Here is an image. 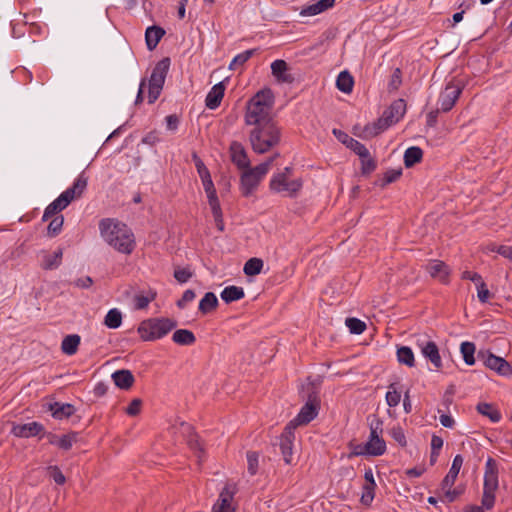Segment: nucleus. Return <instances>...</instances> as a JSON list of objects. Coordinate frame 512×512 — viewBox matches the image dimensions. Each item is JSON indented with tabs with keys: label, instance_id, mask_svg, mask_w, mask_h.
Here are the masks:
<instances>
[{
	"label": "nucleus",
	"instance_id": "nucleus-1",
	"mask_svg": "<svg viewBox=\"0 0 512 512\" xmlns=\"http://www.w3.org/2000/svg\"><path fill=\"white\" fill-rule=\"evenodd\" d=\"M99 230L105 242L118 252L129 255L134 251L135 237L126 224L106 218L100 221Z\"/></svg>",
	"mask_w": 512,
	"mask_h": 512
},
{
	"label": "nucleus",
	"instance_id": "nucleus-2",
	"mask_svg": "<svg viewBox=\"0 0 512 512\" xmlns=\"http://www.w3.org/2000/svg\"><path fill=\"white\" fill-rule=\"evenodd\" d=\"M274 96L270 89L257 92L246 105L244 121L247 126H257L274 122L272 108Z\"/></svg>",
	"mask_w": 512,
	"mask_h": 512
},
{
	"label": "nucleus",
	"instance_id": "nucleus-3",
	"mask_svg": "<svg viewBox=\"0 0 512 512\" xmlns=\"http://www.w3.org/2000/svg\"><path fill=\"white\" fill-rule=\"evenodd\" d=\"M281 141V129L277 123L270 122L253 126L249 132V142L257 154H264L276 147Z\"/></svg>",
	"mask_w": 512,
	"mask_h": 512
},
{
	"label": "nucleus",
	"instance_id": "nucleus-4",
	"mask_svg": "<svg viewBox=\"0 0 512 512\" xmlns=\"http://www.w3.org/2000/svg\"><path fill=\"white\" fill-rule=\"evenodd\" d=\"M87 183L88 177L81 173L70 188L62 192L46 207L42 221L52 218L55 214L64 210L73 200L80 198L87 188Z\"/></svg>",
	"mask_w": 512,
	"mask_h": 512
},
{
	"label": "nucleus",
	"instance_id": "nucleus-5",
	"mask_svg": "<svg viewBox=\"0 0 512 512\" xmlns=\"http://www.w3.org/2000/svg\"><path fill=\"white\" fill-rule=\"evenodd\" d=\"M177 326V322L170 318H150L138 326L137 332L143 341H154L166 336Z\"/></svg>",
	"mask_w": 512,
	"mask_h": 512
},
{
	"label": "nucleus",
	"instance_id": "nucleus-6",
	"mask_svg": "<svg viewBox=\"0 0 512 512\" xmlns=\"http://www.w3.org/2000/svg\"><path fill=\"white\" fill-rule=\"evenodd\" d=\"M278 156L279 154H275L274 156L268 158L265 162L253 168L248 167L243 169L244 171L241 175L240 182L241 192L245 197L250 196L254 192Z\"/></svg>",
	"mask_w": 512,
	"mask_h": 512
},
{
	"label": "nucleus",
	"instance_id": "nucleus-7",
	"mask_svg": "<svg viewBox=\"0 0 512 512\" xmlns=\"http://www.w3.org/2000/svg\"><path fill=\"white\" fill-rule=\"evenodd\" d=\"M292 173L291 167L284 168L283 171L273 175L270 180V189L275 193H283L287 197H295L302 188L301 179L290 180Z\"/></svg>",
	"mask_w": 512,
	"mask_h": 512
},
{
	"label": "nucleus",
	"instance_id": "nucleus-8",
	"mask_svg": "<svg viewBox=\"0 0 512 512\" xmlns=\"http://www.w3.org/2000/svg\"><path fill=\"white\" fill-rule=\"evenodd\" d=\"M170 58L165 57L160 60L152 70L148 81V102L154 103L161 94L166 76L170 68Z\"/></svg>",
	"mask_w": 512,
	"mask_h": 512
},
{
	"label": "nucleus",
	"instance_id": "nucleus-9",
	"mask_svg": "<svg viewBox=\"0 0 512 512\" xmlns=\"http://www.w3.org/2000/svg\"><path fill=\"white\" fill-rule=\"evenodd\" d=\"M370 435L368 441L365 443L366 451L369 456H380L386 451V443L382 438L383 421L376 416L370 421Z\"/></svg>",
	"mask_w": 512,
	"mask_h": 512
},
{
	"label": "nucleus",
	"instance_id": "nucleus-10",
	"mask_svg": "<svg viewBox=\"0 0 512 512\" xmlns=\"http://www.w3.org/2000/svg\"><path fill=\"white\" fill-rule=\"evenodd\" d=\"M478 358L483 361L485 367L495 371L500 376H510V363L504 358L494 355L489 351H480Z\"/></svg>",
	"mask_w": 512,
	"mask_h": 512
},
{
	"label": "nucleus",
	"instance_id": "nucleus-11",
	"mask_svg": "<svg viewBox=\"0 0 512 512\" xmlns=\"http://www.w3.org/2000/svg\"><path fill=\"white\" fill-rule=\"evenodd\" d=\"M319 401L317 396H309L306 404L301 408L298 415L292 419L288 425L297 428L300 425H306L311 422L318 414Z\"/></svg>",
	"mask_w": 512,
	"mask_h": 512
},
{
	"label": "nucleus",
	"instance_id": "nucleus-12",
	"mask_svg": "<svg viewBox=\"0 0 512 512\" xmlns=\"http://www.w3.org/2000/svg\"><path fill=\"white\" fill-rule=\"evenodd\" d=\"M295 430L296 429L293 428L292 425L287 424L279 438L280 451L283 456L284 462L288 465L292 463Z\"/></svg>",
	"mask_w": 512,
	"mask_h": 512
},
{
	"label": "nucleus",
	"instance_id": "nucleus-13",
	"mask_svg": "<svg viewBox=\"0 0 512 512\" xmlns=\"http://www.w3.org/2000/svg\"><path fill=\"white\" fill-rule=\"evenodd\" d=\"M498 489V473L484 474V486L482 504L486 509H491L495 503V492Z\"/></svg>",
	"mask_w": 512,
	"mask_h": 512
},
{
	"label": "nucleus",
	"instance_id": "nucleus-14",
	"mask_svg": "<svg viewBox=\"0 0 512 512\" xmlns=\"http://www.w3.org/2000/svg\"><path fill=\"white\" fill-rule=\"evenodd\" d=\"M235 493V485L227 484L220 492L219 498L213 506V512H235V507L233 506Z\"/></svg>",
	"mask_w": 512,
	"mask_h": 512
},
{
	"label": "nucleus",
	"instance_id": "nucleus-15",
	"mask_svg": "<svg viewBox=\"0 0 512 512\" xmlns=\"http://www.w3.org/2000/svg\"><path fill=\"white\" fill-rule=\"evenodd\" d=\"M462 92V88L458 85L448 84L441 92L439 97L440 110L442 112L450 111L455 105L457 99Z\"/></svg>",
	"mask_w": 512,
	"mask_h": 512
},
{
	"label": "nucleus",
	"instance_id": "nucleus-16",
	"mask_svg": "<svg viewBox=\"0 0 512 512\" xmlns=\"http://www.w3.org/2000/svg\"><path fill=\"white\" fill-rule=\"evenodd\" d=\"M426 271L432 278L439 280L441 283H449L451 269L443 261L437 259L431 260L426 265Z\"/></svg>",
	"mask_w": 512,
	"mask_h": 512
},
{
	"label": "nucleus",
	"instance_id": "nucleus-17",
	"mask_svg": "<svg viewBox=\"0 0 512 512\" xmlns=\"http://www.w3.org/2000/svg\"><path fill=\"white\" fill-rule=\"evenodd\" d=\"M231 161L239 168L246 169L250 167V160L244 146L237 141H233L230 145Z\"/></svg>",
	"mask_w": 512,
	"mask_h": 512
},
{
	"label": "nucleus",
	"instance_id": "nucleus-18",
	"mask_svg": "<svg viewBox=\"0 0 512 512\" xmlns=\"http://www.w3.org/2000/svg\"><path fill=\"white\" fill-rule=\"evenodd\" d=\"M43 430V426L38 422L26 424H14L11 433L20 438H29L38 435Z\"/></svg>",
	"mask_w": 512,
	"mask_h": 512
},
{
	"label": "nucleus",
	"instance_id": "nucleus-19",
	"mask_svg": "<svg viewBox=\"0 0 512 512\" xmlns=\"http://www.w3.org/2000/svg\"><path fill=\"white\" fill-rule=\"evenodd\" d=\"M206 195L208 198V203L211 208L216 226L220 231H223L224 230L223 214H222V209L220 206L219 199L217 197L216 189L207 191Z\"/></svg>",
	"mask_w": 512,
	"mask_h": 512
},
{
	"label": "nucleus",
	"instance_id": "nucleus-20",
	"mask_svg": "<svg viewBox=\"0 0 512 512\" xmlns=\"http://www.w3.org/2000/svg\"><path fill=\"white\" fill-rule=\"evenodd\" d=\"M271 72L279 83H292L294 77L288 73V64L282 59L275 60L271 63Z\"/></svg>",
	"mask_w": 512,
	"mask_h": 512
},
{
	"label": "nucleus",
	"instance_id": "nucleus-21",
	"mask_svg": "<svg viewBox=\"0 0 512 512\" xmlns=\"http://www.w3.org/2000/svg\"><path fill=\"white\" fill-rule=\"evenodd\" d=\"M405 112L406 102L403 99H397L383 112V115L393 125L404 116Z\"/></svg>",
	"mask_w": 512,
	"mask_h": 512
},
{
	"label": "nucleus",
	"instance_id": "nucleus-22",
	"mask_svg": "<svg viewBox=\"0 0 512 512\" xmlns=\"http://www.w3.org/2000/svg\"><path fill=\"white\" fill-rule=\"evenodd\" d=\"M422 355L428 359L436 370H440L443 366L437 344L434 341H428L422 347Z\"/></svg>",
	"mask_w": 512,
	"mask_h": 512
},
{
	"label": "nucleus",
	"instance_id": "nucleus-23",
	"mask_svg": "<svg viewBox=\"0 0 512 512\" xmlns=\"http://www.w3.org/2000/svg\"><path fill=\"white\" fill-rule=\"evenodd\" d=\"M225 92V85L223 82L215 84L206 96L205 104L209 109H216L223 97Z\"/></svg>",
	"mask_w": 512,
	"mask_h": 512
},
{
	"label": "nucleus",
	"instance_id": "nucleus-24",
	"mask_svg": "<svg viewBox=\"0 0 512 512\" xmlns=\"http://www.w3.org/2000/svg\"><path fill=\"white\" fill-rule=\"evenodd\" d=\"M463 465V457L461 455H456L453 459L452 466L443 479L441 483V489L445 490L446 488L452 487L456 481V478L459 474V471Z\"/></svg>",
	"mask_w": 512,
	"mask_h": 512
},
{
	"label": "nucleus",
	"instance_id": "nucleus-25",
	"mask_svg": "<svg viewBox=\"0 0 512 512\" xmlns=\"http://www.w3.org/2000/svg\"><path fill=\"white\" fill-rule=\"evenodd\" d=\"M114 384L123 390L130 389L135 381V378L130 370L122 369L117 370L112 374Z\"/></svg>",
	"mask_w": 512,
	"mask_h": 512
},
{
	"label": "nucleus",
	"instance_id": "nucleus-26",
	"mask_svg": "<svg viewBox=\"0 0 512 512\" xmlns=\"http://www.w3.org/2000/svg\"><path fill=\"white\" fill-rule=\"evenodd\" d=\"M48 409L49 411H51L52 416L58 420L69 418L76 411L75 407L72 404L59 402L49 404Z\"/></svg>",
	"mask_w": 512,
	"mask_h": 512
},
{
	"label": "nucleus",
	"instance_id": "nucleus-27",
	"mask_svg": "<svg viewBox=\"0 0 512 512\" xmlns=\"http://www.w3.org/2000/svg\"><path fill=\"white\" fill-rule=\"evenodd\" d=\"M335 4V0H319L313 4H309L305 6L300 15L302 16H315L319 13L326 11L329 8H332Z\"/></svg>",
	"mask_w": 512,
	"mask_h": 512
},
{
	"label": "nucleus",
	"instance_id": "nucleus-28",
	"mask_svg": "<svg viewBox=\"0 0 512 512\" xmlns=\"http://www.w3.org/2000/svg\"><path fill=\"white\" fill-rule=\"evenodd\" d=\"M392 125L390 121L382 114L375 122L365 126L364 132L368 137H375L385 131Z\"/></svg>",
	"mask_w": 512,
	"mask_h": 512
},
{
	"label": "nucleus",
	"instance_id": "nucleus-29",
	"mask_svg": "<svg viewBox=\"0 0 512 512\" xmlns=\"http://www.w3.org/2000/svg\"><path fill=\"white\" fill-rule=\"evenodd\" d=\"M81 338L77 334H70L64 337L61 343V350L66 355H74L78 351Z\"/></svg>",
	"mask_w": 512,
	"mask_h": 512
},
{
	"label": "nucleus",
	"instance_id": "nucleus-30",
	"mask_svg": "<svg viewBox=\"0 0 512 512\" xmlns=\"http://www.w3.org/2000/svg\"><path fill=\"white\" fill-rule=\"evenodd\" d=\"M220 296L225 303H231L244 298L245 293L242 287L231 285L225 287L222 290Z\"/></svg>",
	"mask_w": 512,
	"mask_h": 512
},
{
	"label": "nucleus",
	"instance_id": "nucleus-31",
	"mask_svg": "<svg viewBox=\"0 0 512 512\" xmlns=\"http://www.w3.org/2000/svg\"><path fill=\"white\" fill-rule=\"evenodd\" d=\"M172 340L178 345L190 346L196 342V337L188 329H178L173 333Z\"/></svg>",
	"mask_w": 512,
	"mask_h": 512
},
{
	"label": "nucleus",
	"instance_id": "nucleus-32",
	"mask_svg": "<svg viewBox=\"0 0 512 512\" xmlns=\"http://www.w3.org/2000/svg\"><path fill=\"white\" fill-rule=\"evenodd\" d=\"M218 299L213 292H207L199 302V311L205 315L216 309Z\"/></svg>",
	"mask_w": 512,
	"mask_h": 512
},
{
	"label": "nucleus",
	"instance_id": "nucleus-33",
	"mask_svg": "<svg viewBox=\"0 0 512 512\" xmlns=\"http://www.w3.org/2000/svg\"><path fill=\"white\" fill-rule=\"evenodd\" d=\"M337 88L344 93H351L354 86V79L348 71H342L336 80Z\"/></svg>",
	"mask_w": 512,
	"mask_h": 512
},
{
	"label": "nucleus",
	"instance_id": "nucleus-34",
	"mask_svg": "<svg viewBox=\"0 0 512 512\" xmlns=\"http://www.w3.org/2000/svg\"><path fill=\"white\" fill-rule=\"evenodd\" d=\"M397 360L400 364L406 365L408 367L415 366V357L412 349L408 346H401L397 348Z\"/></svg>",
	"mask_w": 512,
	"mask_h": 512
},
{
	"label": "nucleus",
	"instance_id": "nucleus-35",
	"mask_svg": "<svg viewBox=\"0 0 512 512\" xmlns=\"http://www.w3.org/2000/svg\"><path fill=\"white\" fill-rule=\"evenodd\" d=\"M477 411L488 417L492 422L497 423L501 419V413L499 410L490 403H479L477 405Z\"/></svg>",
	"mask_w": 512,
	"mask_h": 512
},
{
	"label": "nucleus",
	"instance_id": "nucleus-36",
	"mask_svg": "<svg viewBox=\"0 0 512 512\" xmlns=\"http://www.w3.org/2000/svg\"><path fill=\"white\" fill-rule=\"evenodd\" d=\"M63 256L62 248H59L54 254H46L43 257L42 268L45 270H52L60 266Z\"/></svg>",
	"mask_w": 512,
	"mask_h": 512
},
{
	"label": "nucleus",
	"instance_id": "nucleus-37",
	"mask_svg": "<svg viewBox=\"0 0 512 512\" xmlns=\"http://www.w3.org/2000/svg\"><path fill=\"white\" fill-rule=\"evenodd\" d=\"M423 151L417 146L409 147L404 153V164L407 168L421 161Z\"/></svg>",
	"mask_w": 512,
	"mask_h": 512
},
{
	"label": "nucleus",
	"instance_id": "nucleus-38",
	"mask_svg": "<svg viewBox=\"0 0 512 512\" xmlns=\"http://www.w3.org/2000/svg\"><path fill=\"white\" fill-rule=\"evenodd\" d=\"M263 265L262 259L253 257L244 264L243 271L247 276H255L261 273Z\"/></svg>",
	"mask_w": 512,
	"mask_h": 512
},
{
	"label": "nucleus",
	"instance_id": "nucleus-39",
	"mask_svg": "<svg viewBox=\"0 0 512 512\" xmlns=\"http://www.w3.org/2000/svg\"><path fill=\"white\" fill-rule=\"evenodd\" d=\"M104 324L111 329L119 328L122 324L121 312L116 308L109 310L104 318Z\"/></svg>",
	"mask_w": 512,
	"mask_h": 512
},
{
	"label": "nucleus",
	"instance_id": "nucleus-40",
	"mask_svg": "<svg viewBox=\"0 0 512 512\" xmlns=\"http://www.w3.org/2000/svg\"><path fill=\"white\" fill-rule=\"evenodd\" d=\"M256 51V49H249L236 55L230 62L229 69L236 70L243 66L256 53Z\"/></svg>",
	"mask_w": 512,
	"mask_h": 512
},
{
	"label": "nucleus",
	"instance_id": "nucleus-41",
	"mask_svg": "<svg viewBox=\"0 0 512 512\" xmlns=\"http://www.w3.org/2000/svg\"><path fill=\"white\" fill-rule=\"evenodd\" d=\"M461 353L463 355L464 362L467 365H473L475 363L474 353H475V345L472 342H463L460 347Z\"/></svg>",
	"mask_w": 512,
	"mask_h": 512
},
{
	"label": "nucleus",
	"instance_id": "nucleus-42",
	"mask_svg": "<svg viewBox=\"0 0 512 512\" xmlns=\"http://www.w3.org/2000/svg\"><path fill=\"white\" fill-rule=\"evenodd\" d=\"M388 389L385 396L386 403L389 407H396L401 401V393L397 390L395 383L390 384Z\"/></svg>",
	"mask_w": 512,
	"mask_h": 512
},
{
	"label": "nucleus",
	"instance_id": "nucleus-43",
	"mask_svg": "<svg viewBox=\"0 0 512 512\" xmlns=\"http://www.w3.org/2000/svg\"><path fill=\"white\" fill-rule=\"evenodd\" d=\"M63 223H64V218L62 215H57V216L53 217L47 227L48 236L55 237L56 235H58L62 230Z\"/></svg>",
	"mask_w": 512,
	"mask_h": 512
},
{
	"label": "nucleus",
	"instance_id": "nucleus-44",
	"mask_svg": "<svg viewBox=\"0 0 512 512\" xmlns=\"http://www.w3.org/2000/svg\"><path fill=\"white\" fill-rule=\"evenodd\" d=\"M247 469L250 475H255L258 471L259 454L255 451H248L246 454Z\"/></svg>",
	"mask_w": 512,
	"mask_h": 512
},
{
	"label": "nucleus",
	"instance_id": "nucleus-45",
	"mask_svg": "<svg viewBox=\"0 0 512 512\" xmlns=\"http://www.w3.org/2000/svg\"><path fill=\"white\" fill-rule=\"evenodd\" d=\"M77 441V433L71 432L65 435H62L58 441V447L63 450H69L72 448L73 444Z\"/></svg>",
	"mask_w": 512,
	"mask_h": 512
},
{
	"label": "nucleus",
	"instance_id": "nucleus-46",
	"mask_svg": "<svg viewBox=\"0 0 512 512\" xmlns=\"http://www.w3.org/2000/svg\"><path fill=\"white\" fill-rule=\"evenodd\" d=\"M346 326L349 328L350 332L353 334H361L366 329V324L357 318H347Z\"/></svg>",
	"mask_w": 512,
	"mask_h": 512
},
{
	"label": "nucleus",
	"instance_id": "nucleus-47",
	"mask_svg": "<svg viewBox=\"0 0 512 512\" xmlns=\"http://www.w3.org/2000/svg\"><path fill=\"white\" fill-rule=\"evenodd\" d=\"M192 159L194 161L195 167L201 180L211 177L208 168L196 153L192 155Z\"/></svg>",
	"mask_w": 512,
	"mask_h": 512
},
{
	"label": "nucleus",
	"instance_id": "nucleus-48",
	"mask_svg": "<svg viewBox=\"0 0 512 512\" xmlns=\"http://www.w3.org/2000/svg\"><path fill=\"white\" fill-rule=\"evenodd\" d=\"M376 486L364 485L361 495V503L365 506H370L375 497Z\"/></svg>",
	"mask_w": 512,
	"mask_h": 512
},
{
	"label": "nucleus",
	"instance_id": "nucleus-49",
	"mask_svg": "<svg viewBox=\"0 0 512 512\" xmlns=\"http://www.w3.org/2000/svg\"><path fill=\"white\" fill-rule=\"evenodd\" d=\"M192 276H193V272L188 267H185V268H179L178 267L174 271V278L179 283H186V282H188L190 280V278H192Z\"/></svg>",
	"mask_w": 512,
	"mask_h": 512
},
{
	"label": "nucleus",
	"instance_id": "nucleus-50",
	"mask_svg": "<svg viewBox=\"0 0 512 512\" xmlns=\"http://www.w3.org/2000/svg\"><path fill=\"white\" fill-rule=\"evenodd\" d=\"M351 150H353L359 157H367L369 156V150L356 139H352L347 146Z\"/></svg>",
	"mask_w": 512,
	"mask_h": 512
},
{
	"label": "nucleus",
	"instance_id": "nucleus-51",
	"mask_svg": "<svg viewBox=\"0 0 512 512\" xmlns=\"http://www.w3.org/2000/svg\"><path fill=\"white\" fill-rule=\"evenodd\" d=\"M476 287H477V297H478L479 301L482 303L488 302L491 297V293L488 290L485 282L481 281L480 283H478L476 285Z\"/></svg>",
	"mask_w": 512,
	"mask_h": 512
},
{
	"label": "nucleus",
	"instance_id": "nucleus-52",
	"mask_svg": "<svg viewBox=\"0 0 512 512\" xmlns=\"http://www.w3.org/2000/svg\"><path fill=\"white\" fill-rule=\"evenodd\" d=\"M48 470L50 477L54 480L56 484L63 485L65 483L66 478L58 466H50Z\"/></svg>",
	"mask_w": 512,
	"mask_h": 512
},
{
	"label": "nucleus",
	"instance_id": "nucleus-53",
	"mask_svg": "<svg viewBox=\"0 0 512 512\" xmlns=\"http://www.w3.org/2000/svg\"><path fill=\"white\" fill-rule=\"evenodd\" d=\"M142 401L139 398H135L131 401L129 406L125 409V412L129 416H137L141 411Z\"/></svg>",
	"mask_w": 512,
	"mask_h": 512
},
{
	"label": "nucleus",
	"instance_id": "nucleus-54",
	"mask_svg": "<svg viewBox=\"0 0 512 512\" xmlns=\"http://www.w3.org/2000/svg\"><path fill=\"white\" fill-rule=\"evenodd\" d=\"M195 297H196V294L193 290H191V289L186 290L183 293L181 299H179L177 301L178 308H180V309L185 308L186 304L189 302H192L195 299Z\"/></svg>",
	"mask_w": 512,
	"mask_h": 512
},
{
	"label": "nucleus",
	"instance_id": "nucleus-55",
	"mask_svg": "<svg viewBox=\"0 0 512 512\" xmlns=\"http://www.w3.org/2000/svg\"><path fill=\"white\" fill-rule=\"evenodd\" d=\"M401 175H402V170L401 169L388 170L384 174V178H383L384 185H387V184L395 182L396 180H398L400 178Z\"/></svg>",
	"mask_w": 512,
	"mask_h": 512
},
{
	"label": "nucleus",
	"instance_id": "nucleus-56",
	"mask_svg": "<svg viewBox=\"0 0 512 512\" xmlns=\"http://www.w3.org/2000/svg\"><path fill=\"white\" fill-rule=\"evenodd\" d=\"M164 34H145L146 45L149 50L156 48Z\"/></svg>",
	"mask_w": 512,
	"mask_h": 512
},
{
	"label": "nucleus",
	"instance_id": "nucleus-57",
	"mask_svg": "<svg viewBox=\"0 0 512 512\" xmlns=\"http://www.w3.org/2000/svg\"><path fill=\"white\" fill-rule=\"evenodd\" d=\"M360 159L363 173H370L376 168L375 161L370 157V155L367 157H360Z\"/></svg>",
	"mask_w": 512,
	"mask_h": 512
},
{
	"label": "nucleus",
	"instance_id": "nucleus-58",
	"mask_svg": "<svg viewBox=\"0 0 512 512\" xmlns=\"http://www.w3.org/2000/svg\"><path fill=\"white\" fill-rule=\"evenodd\" d=\"M391 436L400 446H406V437L401 428H393L391 431Z\"/></svg>",
	"mask_w": 512,
	"mask_h": 512
},
{
	"label": "nucleus",
	"instance_id": "nucleus-59",
	"mask_svg": "<svg viewBox=\"0 0 512 512\" xmlns=\"http://www.w3.org/2000/svg\"><path fill=\"white\" fill-rule=\"evenodd\" d=\"M401 70L399 68H396L391 76V81L389 83V86L392 89H398V87L401 85Z\"/></svg>",
	"mask_w": 512,
	"mask_h": 512
},
{
	"label": "nucleus",
	"instance_id": "nucleus-60",
	"mask_svg": "<svg viewBox=\"0 0 512 512\" xmlns=\"http://www.w3.org/2000/svg\"><path fill=\"white\" fill-rule=\"evenodd\" d=\"M334 136L344 145L348 146L349 142L352 141V137H350L346 132L339 130V129H333Z\"/></svg>",
	"mask_w": 512,
	"mask_h": 512
},
{
	"label": "nucleus",
	"instance_id": "nucleus-61",
	"mask_svg": "<svg viewBox=\"0 0 512 512\" xmlns=\"http://www.w3.org/2000/svg\"><path fill=\"white\" fill-rule=\"evenodd\" d=\"M93 284V280L90 276H85L82 278H78L73 282V285L78 288H89Z\"/></svg>",
	"mask_w": 512,
	"mask_h": 512
},
{
	"label": "nucleus",
	"instance_id": "nucleus-62",
	"mask_svg": "<svg viewBox=\"0 0 512 512\" xmlns=\"http://www.w3.org/2000/svg\"><path fill=\"white\" fill-rule=\"evenodd\" d=\"M462 279H468V280H471L472 282H474L476 285L478 283H480L481 281H483L482 277L480 274L476 273V272H471V271H464L462 273Z\"/></svg>",
	"mask_w": 512,
	"mask_h": 512
},
{
	"label": "nucleus",
	"instance_id": "nucleus-63",
	"mask_svg": "<svg viewBox=\"0 0 512 512\" xmlns=\"http://www.w3.org/2000/svg\"><path fill=\"white\" fill-rule=\"evenodd\" d=\"M166 124H167V128L171 131H174L177 129L178 125H179V118L177 115L175 114H171V115H168L166 117Z\"/></svg>",
	"mask_w": 512,
	"mask_h": 512
},
{
	"label": "nucleus",
	"instance_id": "nucleus-64",
	"mask_svg": "<svg viewBox=\"0 0 512 512\" xmlns=\"http://www.w3.org/2000/svg\"><path fill=\"white\" fill-rule=\"evenodd\" d=\"M150 299L148 297H145V296H136L135 297V307L137 309H144L148 306V304L150 303Z\"/></svg>",
	"mask_w": 512,
	"mask_h": 512
}]
</instances>
